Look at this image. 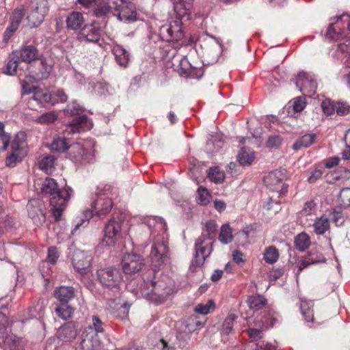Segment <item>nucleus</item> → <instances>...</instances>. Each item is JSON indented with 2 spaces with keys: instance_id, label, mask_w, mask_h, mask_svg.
I'll return each instance as SVG.
<instances>
[{
  "instance_id": "1",
  "label": "nucleus",
  "mask_w": 350,
  "mask_h": 350,
  "mask_svg": "<svg viewBox=\"0 0 350 350\" xmlns=\"http://www.w3.org/2000/svg\"><path fill=\"white\" fill-rule=\"evenodd\" d=\"M325 36L331 40L343 41L338 44L336 56L350 68V16L344 14L337 16L330 23Z\"/></svg>"
},
{
  "instance_id": "2",
  "label": "nucleus",
  "mask_w": 350,
  "mask_h": 350,
  "mask_svg": "<svg viewBox=\"0 0 350 350\" xmlns=\"http://www.w3.org/2000/svg\"><path fill=\"white\" fill-rule=\"evenodd\" d=\"M140 291L142 295L150 301L157 305L163 304L173 292L172 280L166 275L155 280V274L150 275L148 271L143 279Z\"/></svg>"
},
{
  "instance_id": "3",
  "label": "nucleus",
  "mask_w": 350,
  "mask_h": 350,
  "mask_svg": "<svg viewBox=\"0 0 350 350\" xmlns=\"http://www.w3.org/2000/svg\"><path fill=\"white\" fill-rule=\"evenodd\" d=\"M72 191L68 187L60 189L56 180L52 178H46L42 183L41 193L49 198L52 215L56 221L60 219L70 200Z\"/></svg>"
},
{
  "instance_id": "4",
  "label": "nucleus",
  "mask_w": 350,
  "mask_h": 350,
  "mask_svg": "<svg viewBox=\"0 0 350 350\" xmlns=\"http://www.w3.org/2000/svg\"><path fill=\"white\" fill-rule=\"evenodd\" d=\"M217 234V225L215 221L209 220L205 224L202 237L207 236V239L200 237L196 243V265L200 266L203 264L206 257L212 251L213 240Z\"/></svg>"
},
{
  "instance_id": "5",
  "label": "nucleus",
  "mask_w": 350,
  "mask_h": 350,
  "mask_svg": "<svg viewBox=\"0 0 350 350\" xmlns=\"http://www.w3.org/2000/svg\"><path fill=\"white\" fill-rule=\"evenodd\" d=\"M153 269L148 271L150 275H154L157 269L170 261V250L167 241L163 235H157L153 240L150 254Z\"/></svg>"
},
{
  "instance_id": "6",
  "label": "nucleus",
  "mask_w": 350,
  "mask_h": 350,
  "mask_svg": "<svg viewBox=\"0 0 350 350\" xmlns=\"http://www.w3.org/2000/svg\"><path fill=\"white\" fill-rule=\"evenodd\" d=\"M96 276L102 286L114 291L120 290L122 275L120 269L115 267H107L97 270Z\"/></svg>"
},
{
  "instance_id": "7",
  "label": "nucleus",
  "mask_w": 350,
  "mask_h": 350,
  "mask_svg": "<svg viewBox=\"0 0 350 350\" xmlns=\"http://www.w3.org/2000/svg\"><path fill=\"white\" fill-rule=\"evenodd\" d=\"M287 178L284 169L276 170L270 172L264 178V183L270 191L275 193L277 198L287 191V187L283 181Z\"/></svg>"
},
{
  "instance_id": "8",
  "label": "nucleus",
  "mask_w": 350,
  "mask_h": 350,
  "mask_svg": "<svg viewBox=\"0 0 350 350\" xmlns=\"http://www.w3.org/2000/svg\"><path fill=\"white\" fill-rule=\"evenodd\" d=\"M180 23V21H174V24L171 23L165 24L159 28V31L161 39L172 42L175 48H178L183 44V43H178V41L184 37V33Z\"/></svg>"
},
{
  "instance_id": "9",
  "label": "nucleus",
  "mask_w": 350,
  "mask_h": 350,
  "mask_svg": "<svg viewBox=\"0 0 350 350\" xmlns=\"http://www.w3.org/2000/svg\"><path fill=\"white\" fill-rule=\"evenodd\" d=\"M295 83L304 96L312 97L316 93L317 82L315 77L311 73L299 72L295 77Z\"/></svg>"
},
{
  "instance_id": "10",
  "label": "nucleus",
  "mask_w": 350,
  "mask_h": 350,
  "mask_svg": "<svg viewBox=\"0 0 350 350\" xmlns=\"http://www.w3.org/2000/svg\"><path fill=\"white\" fill-rule=\"evenodd\" d=\"M8 319L5 314H0V347L8 346L10 350H25L20 339L15 335L6 332Z\"/></svg>"
},
{
  "instance_id": "11",
  "label": "nucleus",
  "mask_w": 350,
  "mask_h": 350,
  "mask_svg": "<svg viewBox=\"0 0 350 350\" xmlns=\"http://www.w3.org/2000/svg\"><path fill=\"white\" fill-rule=\"evenodd\" d=\"M106 23H102L96 20L85 25L79 31V39L85 42L97 43L100 40L103 29Z\"/></svg>"
},
{
  "instance_id": "12",
  "label": "nucleus",
  "mask_w": 350,
  "mask_h": 350,
  "mask_svg": "<svg viewBox=\"0 0 350 350\" xmlns=\"http://www.w3.org/2000/svg\"><path fill=\"white\" fill-rule=\"evenodd\" d=\"M48 11L47 2L38 1L32 2L31 10L28 12L27 16L28 25L31 28L39 26L43 21Z\"/></svg>"
},
{
  "instance_id": "13",
  "label": "nucleus",
  "mask_w": 350,
  "mask_h": 350,
  "mask_svg": "<svg viewBox=\"0 0 350 350\" xmlns=\"http://www.w3.org/2000/svg\"><path fill=\"white\" fill-rule=\"evenodd\" d=\"M144 265V259L139 254L128 253L122 259V269L126 274L135 273L142 270Z\"/></svg>"
},
{
  "instance_id": "14",
  "label": "nucleus",
  "mask_w": 350,
  "mask_h": 350,
  "mask_svg": "<svg viewBox=\"0 0 350 350\" xmlns=\"http://www.w3.org/2000/svg\"><path fill=\"white\" fill-rule=\"evenodd\" d=\"M28 215L38 225L45 221V209L43 203L38 199L30 200L27 204Z\"/></svg>"
},
{
  "instance_id": "15",
  "label": "nucleus",
  "mask_w": 350,
  "mask_h": 350,
  "mask_svg": "<svg viewBox=\"0 0 350 350\" xmlns=\"http://www.w3.org/2000/svg\"><path fill=\"white\" fill-rule=\"evenodd\" d=\"M92 257L84 251L75 250L72 256V265L75 269L81 274L87 273L91 267Z\"/></svg>"
},
{
  "instance_id": "16",
  "label": "nucleus",
  "mask_w": 350,
  "mask_h": 350,
  "mask_svg": "<svg viewBox=\"0 0 350 350\" xmlns=\"http://www.w3.org/2000/svg\"><path fill=\"white\" fill-rule=\"evenodd\" d=\"M113 203L111 200L105 194H98L97 198L92 205L91 215H96L98 217H103L107 215L111 210Z\"/></svg>"
},
{
  "instance_id": "17",
  "label": "nucleus",
  "mask_w": 350,
  "mask_h": 350,
  "mask_svg": "<svg viewBox=\"0 0 350 350\" xmlns=\"http://www.w3.org/2000/svg\"><path fill=\"white\" fill-rule=\"evenodd\" d=\"M120 230V223L114 219H110L105 226L102 244L105 246H113Z\"/></svg>"
},
{
  "instance_id": "18",
  "label": "nucleus",
  "mask_w": 350,
  "mask_h": 350,
  "mask_svg": "<svg viewBox=\"0 0 350 350\" xmlns=\"http://www.w3.org/2000/svg\"><path fill=\"white\" fill-rule=\"evenodd\" d=\"M25 14V9L23 6L14 9L10 18V25L6 28L3 34L4 40H8L12 36L18 29Z\"/></svg>"
},
{
  "instance_id": "19",
  "label": "nucleus",
  "mask_w": 350,
  "mask_h": 350,
  "mask_svg": "<svg viewBox=\"0 0 350 350\" xmlns=\"http://www.w3.org/2000/svg\"><path fill=\"white\" fill-rule=\"evenodd\" d=\"M90 332L89 334L84 332L82 333L81 350H99L100 348V338L92 336L93 332Z\"/></svg>"
},
{
  "instance_id": "20",
  "label": "nucleus",
  "mask_w": 350,
  "mask_h": 350,
  "mask_svg": "<svg viewBox=\"0 0 350 350\" xmlns=\"http://www.w3.org/2000/svg\"><path fill=\"white\" fill-rule=\"evenodd\" d=\"M68 126L70 128V132L75 133L90 130L92 127V123L87 116L83 115L75 118L70 122Z\"/></svg>"
},
{
  "instance_id": "21",
  "label": "nucleus",
  "mask_w": 350,
  "mask_h": 350,
  "mask_svg": "<svg viewBox=\"0 0 350 350\" xmlns=\"http://www.w3.org/2000/svg\"><path fill=\"white\" fill-rule=\"evenodd\" d=\"M193 0H177L174 4V11L180 20L189 18Z\"/></svg>"
},
{
  "instance_id": "22",
  "label": "nucleus",
  "mask_w": 350,
  "mask_h": 350,
  "mask_svg": "<svg viewBox=\"0 0 350 350\" xmlns=\"http://www.w3.org/2000/svg\"><path fill=\"white\" fill-rule=\"evenodd\" d=\"M112 53L115 56L116 62L120 66L127 67L130 61V54L122 45L114 44L112 48Z\"/></svg>"
},
{
  "instance_id": "23",
  "label": "nucleus",
  "mask_w": 350,
  "mask_h": 350,
  "mask_svg": "<svg viewBox=\"0 0 350 350\" xmlns=\"http://www.w3.org/2000/svg\"><path fill=\"white\" fill-rule=\"evenodd\" d=\"M75 296V290L72 286H61L54 291V297L61 304H68Z\"/></svg>"
},
{
  "instance_id": "24",
  "label": "nucleus",
  "mask_w": 350,
  "mask_h": 350,
  "mask_svg": "<svg viewBox=\"0 0 350 350\" xmlns=\"http://www.w3.org/2000/svg\"><path fill=\"white\" fill-rule=\"evenodd\" d=\"M118 18L121 21H134L137 17V12L133 4H122L118 7Z\"/></svg>"
},
{
  "instance_id": "25",
  "label": "nucleus",
  "mask_w": 350,
  "mask_h": 350,
  "mask_svg": "<svg viewBox=\"0 0 350 350\" xmlns=\"http://www.w3.org/2000/svg\"><path fill=\"white\" fill-rule=\"evenodd\" d=\"M12 153L26 151L27 148V135L24 131L18 132L10 142Z\"/></svg>"
},
{
  "instance_id": "26",
  "label": "nucleus",
  "mask_w": 350,
  "mask_h": 350,
  "mask_svg": "<svg viewBox=\"0 0 350 350\" xmlns=\"http://www.w3.org/2000/svg\"><path fill=\"white\" fill-rule=\"evenodd\" d=\"M85 22L83 15L79 12H72L66 18L67 28L72 30H80Z\"/></svg>"
},
{
  "instance_id": "27",
  "label": "nucleus",
  "mask_w": 350,
  "mask_h": 350,
  "mask_svg": "<svg viewBox=\"0 0 350 350\" xmlns=\"http://www.w3.org/2000/svg\"><path fill=\"white\" fill-rule=\"evenodd\" d=\"M90 330L93 332L92 336L98 338H100V336L104 334V323L96 315L92 316V323L88 327H85L83 332L89 334L91 332Z\"/></svg>"
},
{
  "instance_id": "28",
  "label": "nucleus",
  "mask_w": 350,
  "mask_h": 350,
  "mask_svg": "<svg viewBox=\"0 0 350 350\" xmlns=\"http://www.w3.org/2000/svg\"><path fill=\"white\" fill-rule=\"evenodd\" d=\"M40 68L38 72L34 71V74L39 79H47L53 70V64L52 60L43 57L40 59Z\"/></svg>"
},
{
  "instance_id": "29",
  "label": "nucleus",
  "mask_w": 350,
  "mask_h": 350,
  "mask_svg": "<svg viewBox=\"0 0 350 350\" xmlns=\"http://www.w3.org/2000/svg\"><path fill=\"white\" fill-rule=\"evenodd\" d=\"M32 100L36 101L42 106H45L47 104L51 105V94L38 88L37 91L35 92V95H33L28 102L29 106Z\"/></svg>"
},
{
  "instance_id": "30",
  "label": "nucleus",
  "mask_w": 350,
  "mask_h": 350,
  "mask_svg": "<svg viewBox=\"0 0 350 350\" xmlns=\"http://www.w3.org/2000/svg\"><path fill=\"white\" fill-rule=\"evenodd\" d=\"M92 8L93 15L97 18H105L111 12V7L105 1H96Z\"/></svg>"
},
{
  "instance_id": "31",
  "label": "nucleus",
  "mask_w": 350,
  "mask_h": 350,
  "mask_svg": "<svg viewBox=\"0 0 350 350\" xmlns=\"http://www.w3.org/2000/svg\"><path fill=\"white\" fill-rule=\"evenodd\" d=\"M38 57V51L33 46L29 45L21 50L20 58L24 62L30 63Z\"/></svg>"
},
{
  "instance_id": "32",
  "label": "nucleus",
  "mask_w": 350,
  "mask_h": 350,
  "mask_svg": "<svg viewBox=\"0 0 350 350\" xmlns=\"http://www.w3.org/2000/svg\"><path fill=\"white\" fill-rule=\"evenodd\" d=\"M70 147L68 140L66 137H57L53 139L50 145V149L53 152L58 153L66 151Z\"/></svg>"
},
{
  "instance_id": "33",
  "label": "nucleus",
  "mask_w": 350,
  "mask_h": 350,
  "mask_svg": "<svg viewBox=\"0 0 350 350\" xmlns=\"http://www.w3.org/2000/svg\"><path fill=\"white\" fill-rule=\"evenodd\" d=\"M59 337L65 341H70L77 335L75 326L71 323L66 324L59 332Z\"/></svg>"
},
{
  "instance_id": "34",
  "label": "nucleus",
  "mask_w": 350,
  "mask_h": 350,
  "mask_svg": "<svg viewBox=\"0 0 350 350\" xmlns=\"http://www.w3.org/2000/svg\"><path fill=\"white\" fill-rule=\"evenodd\" d=\"M316 135L314 134H306L302 136L293 146L295 151L301 150V148H307L310 146L314 141Z\"/></svg>"
},
{
  "instance_id": "35",
  "label": "nucleus",
  "mask_w": 350,
  "mask_h": 350,
  "mask_svg": "<svg viewBox=\"0 0 350 350\" xmlns=\"http://www.w3.org/2000/svg\"><path fill=\"white\" fill-rule=\"evenodd\" d=\"M313 227L317 234H323L329 228V219L325 217L317 218Z\"/></svg>"
},
{
  "instance_id": "36",
  "label": "nucleus",
  "mask_w": 350,
  "mask_h": 350,
  "mask_svg": "<svg viewBox=\"0 0 350 350\" xmlns=\"http://www.w3.org/2000/svg\"><path fill=\"white\" fill-rule=\"evenodd\" d=\"M313 307V303L311 301L301 299L300 308L306 321H313V312L311 308Z\"/></svg>"
},
{
  "instance_id": "37",
  "label": "nucleus",
  "mask_w": 350,
  "mask_h": 350,
  "mask_svg": "<svg viewBox=\"0 0 350 350\" xmlns=\"http://www.w3.org/2000/svg\"><path fill=\"white\" fill-rule=\"evenodd\" d=\"M56 158L52 154H47L40 161V168L46 174H51Z\"/></svg>"
},
{
  "instance_id": "38",
  "label": "nucleus",
  "mask_w": 350,
  "mask_h": 350,
  "mask_svg": "<svg viewBox=\"0 0 350 350\" xmlns=\"http://www.w3.org/2000/svg\"><path fill=\"white\" fill-rule=\"evenodd\" d=\"M211 200V195L208 190L202 186H200L196 193L197 202L200 205L205 206L210 202Z\"/></svg>"
},
{
  "instance_id": "39",
  "label": "nucleus",
  "mask_w": 350,
  "mask_h": 350,
  "mask_svg": "<svg viewBox=\"0 0 350 350\" xmlns=\"http://www.w3.org/2000/svg\"><path fill=\"white\" fill-rule=\"evenodd\" d=\"M319 257H316L315 258H308L306 256H304L297 262L298 273H299L300 271H301L303 269H304L310 265L325 261V258H324L323 256L319 255Z\"/></svg>"
},
{
  "instance_id": "40",
  "label": "nucleus",
  "mask_w": 350,
  "mask_h": 350,
  "mask_svg": "<svg viewBox=\"0 0 350 350\" xmlns=\"http://www.w3.org/2000/svg\"><path fill=\"white\" fill-rule=\"evenodd\" d=\"M233 239L232 229L229 224H224L220 227V242L228 244Z\"/></svg>"
},
{
  "instance_id": "41",
  "label": "nucleus",
  "mask_w": 350,
  "mask_h": 350,
  "mask_svg": "<svg viewBox=\"0 0 350 350\" xmlns=\"http://www.w3.org/2000/svg\"><path fill=\"white\" fill-rule=\"evenodd\" d=\"M295 244L297 250L304 251L310 244L309 236L305 232L299 234L295 238Z\"/></svg>"
},
{
  "instance_id": "42",
  "label": "nucleus",
  "mask_w": 350,
  "mask_h": 350,
  "mask_svg": "<svg viewBox=\"0 0 350 350\" xmlns=\"http://www.w3.org/2000/svg\"><path fill=\"white\" fill-rule=\"evenodd\" d=\"M237 316L234 314H230L225 319L222 328L220 330V334L222 335H228L233 330L234 321L237 319Z\"/></svg>"
},
{
  "instance_id": "43",
  "label": "nucleus",
  "mask_w": 350,
  "mask_h": 350,
  "mask_svg": "<svg viewBox=\"0 0 350 350\" xmlns=\"http://www.w3.org/2000/svg\"><path fill=\"white\" fill-rule=\"evenodd\" d=\"M247 302L250 309L257 311L265 306L266 299L260 295L252 296L248 298Z\"/></svg>"
},
{
  "instance_id": "44",
  "label": "nucleus",
  "mask_w": 350,
  "mask_h": 350,
  "mask_svg": "<svg viewBox=\"0 0 350 350\" xmlns=\"http://www.w3.org/2000/svg\"><path fill=\"white\" fill-rule=\"evenodd\" d=\"M73 312L74 309L67 304H62L55 308L56 314L64 320L69 319Z\"/></svg>"
},
{
  "instance_id": "45",
  "label": "nucleus",
  "mask_w": 350,
  "mask_h": 350,
  "mask_svg": "<svg viewBox=\"0 0 350 350\" xmlns=\"http://www.w3.org/2000/svg\"><path fill=\"white\" fill-rule=\"evenodd\" d=\"M215 308V305L214 301L212 299H209L206 303L198 304L194 310L198 314H207L213 311Z\"/></svg>"
},
{
  "instance_id": "46",
  "label": "nucleus",
  "mask_w": 350,
  "mask_h": 350,
  "mask_svg": "<svg viewBox=\"0 0 350 350\" xmlns=\"http://www.w3.org/2000/svg\"><path fill=\"white\" fill-rule=\"evenodd\" d=\"M218 142L219 135L217 132L209 131V133L206 136V150L213 151L215 147L217 145Z\"/></svg>"
},
{
  "instance_id": "47",
  "label": "nucleus",
  "mask_w": 350,
  "mask_h": 350,
  "mask_svg": "<svg viewBox=\"0 0 350 350\" xmlns=\"http://www.w3.org/2000/svg\"><path fill=\"white\" fill-rule=\"evenodd\" d=\"M10 135L5 132V124L0 122V141L2 142L3 146L0 148V151H5L10 142Z\"/></svg>"
},
{
  "instance_id": "48",
  "label": "nucleus",
  "mask_w": 350,
  "mask_h": 350,
  "mask_svg": "<svg viewBox=\"0 0 350 350\" xmlns=\"http://www.w3.org/2000/svg\"><path fill=\"white\" fill-rule=\"evenodd\" d=\"M18 64V58L17 56L12 57L6 64L3 73L8 75H14Z\"/></svg>"
},
{
  "instance_id": "49",
  "label": "nucleus",
  "mask_w": 350,
  "mask_h": 350,
  "mask_svg": "<svg viewBox=\"0 0 350 350\" xmlns=\"http://www.w3.org/2000/svg\"><path fill=\"white\" fill-rule=\"evenodd\" d=\"M204 323L198 321L196 316L192 315L189 317L187 320L186 325V327H188V334H187V336L189 338V334L196 329L202 327Z\"/></svg>"
},
{
  "instance_id": "50",
  "label": "nucleus",
  "mask_w": 350,
  "mask_h": 350,
  "mask_svg": "<svg viewBox=\"0 0 350 350\" xmlns=\"http://www.w3.org/2000/svg\"><path fill=\"white\" fill-rule=\"evenodd\" d=\"M51 105L58 103H66L68 100V96L62 89H58L51 94Z\"/></svg>"
},
{
  "instance_id": "51",
  "label": "nucleus",
  "mask_w": 350,
  "mask_h": 350,
  "mask_svg": "<svg viewBox=\"0 0 350 350\" xmlns=\"http://www.w3.org/2000/svg\"><path fill=\"white\" fill-rule=\"evenodd\" d=\"M278 256V250L273 247H269L264 253V259L267 262L273 264L277 261Z\"/></svg>"
},
{
  "instance_id": "52",
  "label": "nucleus",
  "mask_w": 350,
  "mask_h": 350,
  "mask_svg": "<svg viewBox=\"0 0 350 350\" xmlns=\"http://www.w3.org/2000/svg\"><path fill=\"white\" fill-rule=\"evenodd\" d=\"M57 118V116L53 111L42 114L37 118V122L40 124H50L54 122Z\"/></svg>"
},
{
  "instance_id": "53",
  "label": "nucleus",
  "mask_w": 350,
  "mask_h": 350,
  "mask_svg": "<svg viewBox=\"0 0 350 350\" xmlns=\"http://www.w3.org/2000/svg\"><path fill=\"white\" fill-rule=\"evenodd\" d=\"M306 104L305 96H299L293 100L292 107L294 111L300 112L306 107Z\"/></svg>"
},
{
  "instance_id": "54",
  "label": "nucleus",
  "mask_w": 350,
  "mask_h": 350,
  "mask_svg": "<svg viewBox=\"0 0 350 350\" xmlns=\"http://www.w3.org/2000/svg\"><path fill=\"white\" fill-rule=\"evenodd\" d=\"M66 111L71 116H77L82 113L83 108L78 103L73 101L67 105Z\"/></svg>"
},
{
  "instance_id": "55",
  "label": "nucleus",
  "mask_w": 350,
  "mask_h": 350,
  "mask_svg": "<svg viewBox=\"0 0 350 350\" xmlns=\"http://www.w3.org/2000/svg\"><path fill=\"white\" fill-rule=\"evenodd\" d=\"M130 306L124 303L122 304L116 311V316L121 319L126 320L128 318Z\"/></svg>"
},
{
  "instance_id": "56",
  "label": "nucleus",
  "mask_w": 350,
  "mask_h": 350,
  "mask_svg": "<svg viewBox=\"0 0 350 350\" xmlns=\"http://www.w3.org/2000/svg\"><path fill=\"white\" fill-rule=\"evenodd\" d=\"M339 200L342 206H350V188H344L339 194Z\"/></svg>"
},
{
  "instance_id": "57",
  "label": "nucleus",
  "mask_w": 350,
  "mask_h": 350,
  "mask_svg": "<svg viewBox=\"0 0 350 350\" xmlns=\"http://www.w3.org/2000/svg\"><path fill=\"white\" fill-rule=\"evenodd\" d=\"M336 106L330 100H325L321 103V108L327 116L332 115L336 111Z\"/></svg>"
},
{
  "instance_id": "58",
  "label": "nucleus",
  "mask_w": 350,
  "mask_h": 350,
  "mask_svg": "<svg viewBox=\"0 0 350 350\" xmlns=\"http://www.w3.org/2000/svg\"><path fill=\"white\" fill-rule=\"evenodd\" d=\"M255 159L254 154H238L237 161L242 166L250 165Z\"/></svg>"
},
{
  "instance_id": "59",
  "label": "nucleus",
  "mask_w": 350,
  "mask_h": 350,
  "mask_svg": "<svg viewBox=\"0 0 350 350\" xmlns=\"http://www.w3.org/2000/svg\"><path fill=\"white\" fill-rule=\"evenodd\" d=\"M317 209V204L313 200L306 202L301 211L302 213L305 215H310L315 213Z\"/></svg>"
},
{
  "instance_id": "60",
  "label": "nucleus",
  "mask_w": 350,
  "mask_h": 350,
  "mask_svg": "<svg viewBox=\"0 0 350 350\" xmlns=\"http://www.w3.org/2000/svg\"><path fill=\"white\" fill-rule=\"evenodd\" d=\"M59 257V253L56 247H50L48 249L47 260L51 264H55Z\"/></svg>"
},
{
  "instance_id": "61",
  "label": "nucleus",
  "mask_w": 350,
  "mask_h": 350,
  "mask_svg": "<svg viewBox=\"0 0 350 350\" xmlns=\"http://www.w3.org/2000/svg\"><path fill=\"white\" fill-rule=\"evenodd\" d=\"M23 157L21 154H9L5 159V164L10 167H14L18 163L21 162Z\"/></svg>"
},
{
  "instance_id": "62",
  "label": "nucleus",
  "mask_w": 350,
  "mask_h": 350,
  "mask_svg": "<svg viewBox=\"0 0 350 350\" xmlns=\"http://www.w3.org/2000/svg\"><path fill=\"white\" fill-rule=\"evenodd\" d=\"M191 64L186 57H182L179 63V72L181 75H185L191 69Z\"/></svg>"
},
{
  "instance_id": "63",
  "label": "nucleus",
  "mask_w": 350,
  "mask_h": 350,
  "mask_svg": "<svg viewBox=\"0 0 350 350\" xmlns=\"http://www.w3.org/2000/svg\"><path fill=\"white\" fill-rule=\"evenodd\" d=\"M207 178L213 183H219V167L214 166L209 168Z\"/></svg>"
},
{
  "instance_id": "64",
  "label": "nucleus",
  "mask_w": 350,
  "mask_h": 350,
  "mask_svg": "<svg viewBox=\"0 0 350 350\" xmlns=\"http://www.w3.org/2000/svg\"><path fill=\"white\" fill-rule=\"evenodd\" d=\"M203 75V70L201 68H196L191 66V69L185 75L192 79H200Z\"/></svg>"
}]
</instances>
